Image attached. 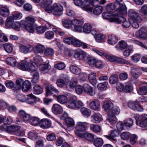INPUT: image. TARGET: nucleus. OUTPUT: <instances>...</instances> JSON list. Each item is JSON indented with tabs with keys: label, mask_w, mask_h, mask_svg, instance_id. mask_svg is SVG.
<instances>
[{
	"label": "nucleus",
	"mask_w": 147,
	"mask_h": 147,
	"mask_svg": "<svg viewBox=\"0 0 147 147\" xmlns=\"http://www.w3.org/2000/svg\"><path fill=\"white\" fill-rule=\"evenodd\" d=\"M63 41L65 43L69 45H71L76 47H82L84 49L88 47L86 44L81 42L80 40L73 36L65 38L64 39Z\"/></svg>",
	"instance_id": "f257e3e1"
},
{
	"label": "nucleus",
	"mask_w": 147,
	"mask_h": 147,
	"mask_svg": "<svg viewBox=\"0 0 147 147\" xmlns=\"http://www.w3.org/2000/svg\"><path fill=\"white\" fill-rule=\"evenodd\" d=\"M84 106V104L80 100H77L75 96L71 97L69 100L67 107L71 109L81 108Z\"/></svg>",
	"instance_id": "f03ea898"
},
{
	"label": "nucleus",
	"mask_w": 147,
	"mask_h": 147,
	"mask_svg": "<svg viewBox=\"0 0 147 147\" xmlns=\"http://www.w3.org/2000/svg\"><path fill=\"white\" fill-rule=\"evenodd\" d=\"M124 15L118 14L117 15H114V17L112 18V21L118 23H122V26L125 28H128L131 24V22L126 21V19L123 16Z\"/></svg>",
	"instance_id": "7ed1b4c3"
},
{
	"label": "nucleus",
	"mask_w": 147,
	"mask_h": 147,
	"mask_svg": "<svg viewBox=\"0 0 147 147\" xmlns=\"http://www.w3.org/2000/svg\"><path fill=\"white\" fill-rule=\"evenodd\" d=\"M123 0H116L115 2L116 6H118V8L113 12V15H117L118 14L125 15L127 13V9L125 5L121 4L120 2Z\"/></svg>",
	"instance_id": "20e7f679"
},
{
	"label": "nucleus",
	"mask_w": 147,
	"mask_h": 147,
	"mask_svg": "<svg viewBox=\"0 0 147 147\" xmlns=\"http://www.w3.org/2000/svg\"><path fill=\"white\" fill-rule=\"evenodd\" d=\"M32 62H24L20 63L18 67L20 69L25 71H33L35 70V66Z\"/></svg>",
	"instance_id": "39448f33"
},
{
	"label": "nucleus",
	"mask_w": 147,
	"mask_h": 147,
	"mask_svg": "<svg viewBox=\"0 0 147 147\" xmlns=\"http://www.w3.org/2000/svg\"><path fill=\"white\" fill-rule=\"evenodd\" d=\"M88 123L86 122H78L77 123L76 127V131L75 133L80 137L82 136V134L81 133H79L78 131L84 132L87 129V126Z\"/></svg>",
	"instance_id": "423d86ee"
},
{
	"label": "nucleus",
	"mask_w": 147,
	"mask_h": 147,
	"mask_svg": "<svg viewBox=\"0 0 147 147\" xmlns=\"http://www.w3.org/2000/svg\"><path fill=\"white\" fill-rule=\"evenodd\" d=\"M106 58L111 62H115L120 64H127L129 62L123 59L114 56H110L109 55H104Z\"/></svg>",
	"instance_id": "0eeeda50"
},
{
	"label": "nucleus",
	"mask_w": 147,
	"mask_h": 147,
	"mask_svg": "<svg viewBox=\"0 0 147 147\" xmlns=\"http://www.w3.org/2000/svg\"><path fill=\"white\" fill-rule=\"evenodd\" d=\"M72 30L74 31L81 32L83 22L80 20L74 19L72 20Z\"/></svg>",
	"instance_id": "6e6552de"
},
{
	"label": "nucleus",
	"mask_w": 147,
	"mask_h": 147,
	"mask_svg": "<svg viewBox=\"0 0 147 147\" xmlns=\"http://www.w3.org/2000/svg\"><path fill=\"white\" fill-rule=\"evenodd\" d=\"M69 80V77L67 75L62 74L60 75L59 78L57 80L56 83L58 86L62 88L65 85L66 83Z\"/></svg>",
	"instance_id": "1a4fd4ad"
},
{
	"label": "nucleus",
	"mask_w": 147,
	"mask_h": 147,
	"mask_svg": "<svg viewBox=\"0 0 147 147\" xmlns=\"http://www.w3.org/2000/svg\"><path fill=\"white\" fill-rule=\"evenodd\" d=\"M128 105L130 108L134 110H136L138 111L141 112L144 110L142 106L137 101H130L128 102Z\"/></svg>",
	"instance_id": "9d476101"
},
{
	"label": "nucleus",
	"mask_w": 147,
	"mask_h": 147,
	"mask_svg": "<svg viewBox=\"0 0 147 147\" xmlns=\"http://www.w3.org/2000/svg\"><path fill=\"white\" fill-rule=\"evenodd\" d=\"M128 16L133 21H137L140 22H141V19L139 16L138 13L136 11L133 9H130L128 13Z\"/></svg>",
	"instance_id": "9b49d317"
},
{
	"label": "nucleus",
	"mask_w": 147,
	"mask_h": 147,
	"mask_svg": "<svg viewBox=\"0 0 147 147\" xmlns=\"http://www.w3.org/2000/svg\"><path fill=\"white\" fill-rule=\"evenodd\" d=\"M63 7L60 4H54L53 5V14L56 16H58L63 14Z\"/></svg>",
	"instance_id": "f8f14e48"
},
{
	"label": "nucleus",
	"mask_w": 147,
	"mask_h": 147,
	"mask_svg": "<svg viewBox=\"0 0 147 147\" xmlns=\"http://www.w3.org/2000/svg\"><path fill=\"white\" fill-rule=\"evenodd\" d=\"M136 36L139 38L147 39V32L144 28H141L136 33Z\"/></svg>",
	"instance_id": "ddd939ff"
},
{
	"label": "nucleus",
	"mask_w": 147,
	"mask_h": 147,
	"mask_svg": "<svg viewBox=\"0 0 147 147\" xmlns=\"http://www.w3.org/2000/svg\"><path fill=\"white\" fill-rule=\"evenodd\" d=\"M74 56L77 59L82 60L84 59L86 56V53L80 49L76 50Z\"/></svg>",
	"instance_id": "4468645a"
},
{
	"label": "nucleus",
	"mask_w": 147,
	"mask_h": 147,
	"mask_svg": "<svg viewBox=\"0 0 147 147\" xmlns=\"http://www.w3.org/2000/svg\"><path fill=\"white\" fill-rule=\"evenodd\" d=\"M62 120H65L66 124L69 126H73L74 125V122L73 120L68 116L67 114L64 113L62 116L61 117Z\"/></svg>",
	"instance_id": "2eb2a0df"
},
{
	"label": "nucleus",
	"mask_w": 147,
	"mask_h": 147,
	"mask_svg": "<svg viewBox=\"0 0 147 147\" xmlns=\"http://www.w3.org/2000/svg\"><path fill=\"white\" fill-rule=\"evenodd\" d=\"M52 112L55 115L60 114L62 113L63 109L62 107L58 104H54L52 108Z\"/></svg>",
	"instance_id": "dca6fc26"
},
{
	"label": "nucleus",
	"mask_w": 147,
	"mask_h": 147,
	"mask_svg": "<svg viewBox=\"0 0 147 147\" xmlns=\"http://www.w3.org/2000/svg\"><path fill=\"white\" fill-rule=\"evenodd\" d=\"M84 91L88 94L93 96L95 94L93 88L87 84H85L83 86Z\"/></svg>",
	"instance_id": "f3484780"
},
{
	"label": "nucleus",
	"mask_w": 147,
	"mask_h": 147,
	"mask_svg": "<svg viewBox=\"0 0 147 147\" xmlns=\"http://www.w3.org/2000/svg\"><path fill=\"white\" fill-rule=\"evenodd\" d=\"M31 71V74L33 76V78L31 80L32 84L35 85L38 82L39 79V74L38 71L36 70L35 67V70Z\"/></svg>",
	"instance_id": "a211bd4d"
},
{
	"label": "nucleus",
	"mask_w": 147,
	"mask_h": 147,
	"mask_svg": "<svg viewBox=\"0 0 147 147\" xmlns=\"http://www.w3.org/2000/svg\"><path fill=\"white\" fill-rule=\"evenodd\" d=\"M91 5V0L84 1L82 2L81 8L84 10L88 12H91L92 11V8L89 7Z\"/></svg>",
	"instance_id": "6ab92c4d"
},
{
	"label": "nucleus",
	"mask_w": 147,
	"mask_h": 147,
	"mask_svg": "<svg viewBox=\"0 0 147 147\" xmlns=\"http://www.w3.org/2000/svg\"><path fill=\"white\" fill-rule=\"evenodd\" d=\"M62 23L63 26L67 28L72 29V20H70L66 18L63 19Z\"/></svg>",
	"instance_id": "aec40b11"
},
{
	"label": "nucleus",
	"mask_w": 147,
	"mask_h": 147,
	"mask_svg": "<svg viewBox=\"0 0 147 147\" xmlns=\"http://www.w3.org/2000/svg\"><path fill=\"white\" fill-rule=\"evenodd\" d=\"M40 127L44 129H46L51 127V123L48 120L45 119H42L39 122Z\"/></svg>",
	"instance_id": "412c9836"
},
{
	"label": "nucleus",
	"mask_w": 147,
	"mask_h": 147,
	"mask_svg": "<svg viewBox=\"0 0 147 147\" xmlns=\"http://www.w3.org/2000/svg\"><path fill=\"white\" fill-rule=\"evenodd\" d=\"M113 107V104L110 100H106L103 104V107L106 112H111Z\"/></svg>",
	"instance_id": "4be33fe9"
},
{
	"label": "nucleus",
	"mask_w": 147,
	"mask_h": 147,
	"mask_svg": "<svg viewBox=\"0 0 147 147\" xmlns=\"http://www.w3.org/2000/svg\"><path fill=\"white\" fill-rule=\"evenodd\" d=\"M9 14V10L7 6H2L0 7V14L3 16L7 17Z\"/></svg>",
	"instance_id": "5701e85b"
},
{
	"label": "nucleus",
	"mask_w": 147,
	"mask_h": 147,
	"mask_svg": "<svg viewBox=\"0 0 147 147\" xmlns=\"http://www.w3.org/2000/svg\"><path fill=\"white\" fill-rule=\"evenodd\" d=\"M53 92L58 93V91L55 87L51 85H49L46 88V94L47 96L52 95Z\"/></svg>",
	"instance_id": "b1692460"
},
{
	"label": "nucleus",
	"mask_w": 147,
	"mask_h": 147,
	"mask_svg": "<svg viewBox=\"0 0 147 147\" xmlns=\"http://www.w3.org/2000/svg\"><path fill=\"white\" fill-rule=\"evenodd\" d=\"M142 83L144 86L140 87L137 90L138 93L141 95H144L147 94V83L144 82Z\"/></svg>",
	"instance_id": "393cba45"
},
{
	"label": "nucleus",
	"mask_w": 147,
	"mask_h": 147,
	"mask_svg": "<svg viewBox=\"0 0 147 147\" xmlns=\"http://www.w3.org/2000/svg\"><path fill=\"white\" fill-rule=\"evenodd\" d=\"M89 106L93 109L98 110L100 107V103L98 100H94L89 103Z\"/></svg>",
	"instance_id": "a878e982"
},
{
	"label": "nucleus",
	"mask_w": 147,
	"mask_h": 147,
	"mask_svg": "<svg viewBox=\"0 0 147 147\" xmlns=\"http://www.w3.org/2000/svg\"><path fill=\"white\" fill-rule=\"evenodd\" d=\"M39 70L43 73H45L48 72L51 68V66L48 63L40 64L39 67Z\"/></svg>",
	"instance_id": "bb28decb"
},
{
	"label": "nucleus",
	"mask_w": 147,
	"mask_h": 147,
	"mask_svg": "<svg viewBox=\"0 0 147 147\" xmlns=\"http://www.w3.org/2000/svg\"><path fill=\"white\" fill-rule=\"evenodd\" d=\"M123 123L125 129H129L133 125V121L131 118H128L124 120Z\"/></svg>",
	"instance_id": "cd10ccee"
},
{
	"label": "nucleus",
	"mask_w": 147,
	"mask_h": 147,
	"mask_svg": "<svg viewBox=\"0 0 147 147\" xmlns=\"http://www.w3.org/2000/svg\"><path fill=\"white\" fill-rule=\"evenodd\" d=\"M45 50V46L41 44H38L34 48V50L35 53H43Z\"/></svg>",
	"instance_id": "c85d7f7f"
},
{
	"label": "nucleus",
	"mask_w": 147,
	"mask_h": 147,
	"mask_svg": "<svg viewBox=\"0 0 147 147\" xmlns=\"http://www.w3.org/2000/svg\"><path fill=\"white\" fill-rule=\"evenodd\" d=\"M88 79L90 83L93 86L95 85L97 83L96 74L95 73H91L88 76Z\"/></svg>",
	"instance_id": "c756f323"
},
{
	"label": "nucleus",
	"mask_w": 147,
	"mask_h": 147,
	"mask_svg": "<svg viewBox=\"0 0 147 147\" xmlns=\"http://www.w3.org/2000/svg\"><path fill=\"white\" fill-rule=\"evenodd\" d=\"M31 84L30 82L28 80L24 81L22 87V91L24 92H27L30 88Z\"/></svg>",
	"instance_id": "7c9ffc66"
},
{
	"label": "nucleus",
	"mask_w": 147,
	"mask_h": 147,
	"mask_svg": "<svg viewBox=\"0 0 147 147\" xmlns=\"http://www.w3.org/2000/svg\"><path fill=\"white\" fill-rule=\"evenodd\" d=\"M37 98L32 94L28 95V97L26 98V101L28 103L31 104L35 102L37 100Z\"/></svg>",
	"instance_id": "2f4dec72"
},
{
	"label": "nucleus",
	"mask_w": 147,
	"mask_h": 147,
	"mask_svg": "<svg viewBox=\"0 0 147 147\" xmlns=\"http://www.w3.org/2000/svg\"><path fill=\"white\" fill-rule=\"evenodd\" d=\"M57 100L59 103L61 104H64L67 102V98L65 95L63 94H60L56 96Z\"/></svg>",
	"instance_id": "473e14b6"
},
{
	"label": "nucleus",
	"mask_w": 147,
	"mask_h": 147,
	"mask_svg": "<svg viewBox=\"0 0 147 147\" xmlns=\"http://www.w3.org/2000/svg\"><path fill=\"white\" fill-rule=\"evenodd\" d=\"M34 19L32 17L28 16L26 18L25 20L22 21V24L24 25H27L28 24L32 25L34 22Z\"/></svg>",
	"instance_id": "72a5a7b5"
},
{
	"label": "nucleus",
	"mask_w": 147,
	"mask_h": 147,
	"mask_svg": "<svg viewBox=\"0 0 147 147\" xmlns=\"http://www.w3.org/2000/svg\"><path fill=\"white\" fill-rule=\"evenodd\" d=\"M81 32H84L86 33H89L91 31L92 27L89 24H84L82 28Z\"/></svg>",
	"instance_id": "f704fd0d"
},
{
	"label": "nucleus",
	"mask_w": 147,
	"mask_h": 147,
	"mask_svg": "<svg viewBox=\"0 0 147 147\" xmlns=\"http://www.w3.org/2000/svg\"><path fill=\"white\" fill-rule=\"evenodd\" d=\"M20 128L19 126L11 125L7 127L5 131L8 133H11L18 131L20 129Z\"/></svg>",
	"instance_id": "c9c22d12"
},
{
	"label": "nucleus",
	"mask_w": 147,
	"mask_h": 147,
	"mask_svg": "<svg viewBox=\"0 0 147 147\" xmlns=\"http://www.w3.org/2000/svg\"><path fill=\"white\" fill-rule=\"evenodd\" d=\"M117 40V37L115 35H110L108 36V42L110 45H113L116 43Z\"/></svg>",
	"instance_id": "e433bc0d"
},
{
	"label": "nucleus",
	"mask_w": 147,
	"mask_h": 147,
	"mask_svg": "<svg viewBox=\"0 0 147 147\" xmlns=\"http://www.w3.org/2000/svg\"><path fill=\"white\" fill-rule=\"evenodd\" d=\"M118 132L117 131L114 130L112 131L109 136H106V137L111 140L114 141L116 142L117 139L115 137L117 136Z\"/></svg>",
	"instance_id": "4c0bfd02"
},
{
	"label": "nucleus",
	"mask_w": 147,
	"mask_h": 147,
	"mask_svg": "<svg viewBox=\"0 0 147 147\" xmlns=\"http://www.w3.org/2000/svg\"><path fill=\"white\" fill-rule=\"evenodd\" d=\"M24 80L22 79L18 78L16 82V85L14 88L16 90H20L22 88V87L24 82Z\"/></svg>",
	"instance_id": "58836bf2"
},
{
	"label": "nucleus",
	"mask_w": 147,
	"mask_h": 147,
	"mask_svg": "<svg viewBox=\"0 0 147 147\" xmlns=\"http://www.w3.org/2000/svg\"><path fill=\"white\" fill-rule=\"evenodd\" d=\"M34 85V86L33 89V91L34 94H38L42 93L43 90L40 86L36 84Z\"/></svg>",
	"instance_id": "ea45409f"
},
{
	"label": "nucleus",
	"mask_w": 147,
	"mask_h": 147,
	"mask_svg": "<svg viewBox=\"0 0 147 147\" xmlns=\"http://www.w3.org/2000/svg\"><path fill=\"white\" fill-rule=\"evenodd\" d=\"M118 76L117 74L111 76L109 78V82L110 84H114L118 81Z\"/></svg>",
	"instance_id": "a19ab883"
},
{
	"label": "nucleus",
	"mask_w": 147,
	"mask_h": 147,
	"mask_svg": "<svg viewBox=\"0 0 147 147\" xmlns=\"http://www.w3.org/2000/svg\"><path fill=\"white\" fill-rule=\"evenodd\" d=\"M90 127L91 130L95 133L100 132L101 130V127L97 125L91 124Z\"/></svg>",
	"instance_id": "79ce46f5"
},
{
	"label": "nucleus",
	"mask_w": 147,
	"mask_h": 147,
	"mask_svg": "<svg viewBox=\"0 0 147 147\" xmlns=\"http://www.w3.org/2000/svg\"><path fill=\"white\" fill-rule=\"evenodd\" d=\"M139 71V70L135 68L132 69L131 71V76L136 79L138 78L141 75Z\"/></svg>",
	"instance_id": "37998d69"
},
{
	"label": "nucleus",
	"mask_w": 147,
	"mask_h": 147,
	"mask_svg": "<svg viewBox=\"0 0 147 147\" xmlns=\"http://www.w3.org/2000/svg\"><path fill=\"white\" fill-rule=\"evenodd\" d=\"M93 144L95 146L100 147L103 144V141L102 138H97L94 140Z\"/></svg>",
	"instance_id": "c03bdc74"
},
{
	"label": "nucleus",
	"mask_w": 147,
	"mask_h": 147,
	"mask_svg": "<svg viewBox=\"0 0 147 147\" xmlns=\"http://www.w3.org/2000/svg\"><path fill=\"white\" fill-rule=\"evenodd\" d=\"M80 111L82 114L85 116L88 117L91 115L90 110L86 108L82 107Z\"/></svg>",
	"instance_id": "a18cd8bd"
},
{
	"label": "nucleus",
	"mask_w": 147,
	"mask_h": 147,
	"mask_svg": "<svg viewBox=\"0 0 147 147\" xmlns=\"http://www.w3.org/2000/svg\"><path fill=\"white\" fill-rule=\"evenodd\" d=\"M107 119L111 123H115L117 122V118L114 115L109 114L107 116Z\"/></svg>",
	"instance_id": "49530a36"
},
{
	"label": "nucleus",
	"mask_w": 147,
	"mask_h": 147,
	"mask_svg": "<svg viewBox=\"0 0 147 147\" xmlns=\"http://www.w3.org/2000/svg\"><path fill=\"white\" fill-rule=\"evenodd\" d=\"M87 61L88 63L92 67H94L96 59L94 57H87Z\"/></svg>",
	"instance_id": "de8ad7c7"
},
{
	"label": "nucleus",
	"mask_w": 147,
	"mask_h": 147,
	"mask_svg": "<svg viewBox=\"0 0 147 147\" xmlns=\"http://www.w3.org/2000/svg\"><path fill=\"white\" fill-rule=\"evenodd\" d=\"M6 61L7 64L12 66H15L17 62L16 59L13 57L7 58Z\"/></svg>",
	"instance_id": "09e8293b"
},
{
	"label": "nucleus",
	"mask_w": 147,
	"mask_h": 147,
	"mask_svg": "<svg viewBox=\"0 0 147 147\" xmlns=\"http://www.w3.org/2000/svg\"><path fill=\"white\" fill-rule=\"evenodd\" d=\"M92 117L94 122L96 123H98L102 120V116L98 113L94 114Z\"/></svg>",
	"instance_id": "8fccbe9b"
},
{
	"label": "nucleus",
	"mask_w": 147,
	"mask_h": 147,
	"mask_svg": "<svg viewBox=\"0 0 147 147\" xmlns=\"http://www.w3.org/2000/svg\"><path fill=\"white\" fill-rule=\"evenodd\" d=\"M108 85L107 82L99 83L97 85L98 88L100 90H106Z\"/></svg>",
	"instance_id": "3c124183"
},
{
	"label": "nucleus",
	"mask_w": 147,
	"mask_h": 147,
	"mask_svg": "<svg viewBox=\"0 0 147 147\" xmlns=\"http://www.w3.org/2000/svg\"><path fill=\"white\" fill-rule=\"evenodd\" d=\"M116 5L115 3H110L106 6V9L109 13L112 12L116 7H117V9L118 8V6H116Z\"/></svg>",
	"instance_id": "603ef678"
},
{
	"label": "nucleus",
	"mask_w": 147,
	"mask_h": 147,
	"mask_svg": "<svg viewBox=\"0 0 147 147\" xmlns=\"http://www.w3.org/2000/svg\"><path fill=\"white\" fill-rule=\"evenodd\" d=\"M55 68L59 70H62L65 68L66 65L65 64L62 62H59L54 65Z\"/></svg>",
	"instance_id": "864d4df0"
},
{
	"label": "nucleus",
	"mask_w": 147,
	"mask_h": 147,
	"mask_svg": "<svg viewBox=\"0 0 147 147\" xmlns=\"http://www.w3.org/2000/svg\"><path fill=\"white\" fill-rule=\"evenodd\" d=\"M70 71L74 74H78L80 72V69L77 66L71 65L70 67Z\"/></svg>",
	"instance_id": "5fc2aeb1"
},
{
	"label": "nucleus",
	"mask_w": 147,
	"mask_h": 147,
	"mask_svg": "<svg viewBox=\"0 0 147 147\" xmlns=\"http://www.w3.org/2000/svg\"><path fill=\"white\" fill-rule=\"evenodd\" d=\"M44 54L45 55L47 56H52L53 55L54 51L51 48H48L45 50Z\"/></svg>",
	"instance_id": "6e6d98bb"
},
{
	"label": "nucleus",
	"mask_w": 147,
	"mask_h": 147,
	"mask_svg": "<svg viewBox=\"0 0 147 147\" xmlns=\"http://www.w3.org/2000/svg\"><path fill=\"white\" fill-rule=\"evenodd\" d=\"M133 90V87L130 83H127L125 84L124 91L126 93L131 92Z\"/></svg>",
	"instance_id": "4d7b16f0"
},
{
	"label": "nucleus",
	"mask_w": 147,
	"mask_h": 147,
	"mask_svg": "<svg viewBox=\"0 0 147 147\" xmlns=\"http://www.w3.org/2000/svg\"><path fill=\"white\" fill-rule=\"evenodd\" d=\"M83 136L85 139L90 142L92 141L94 139V136L90 133H86L84 134Z\"/></svg>",
	"instance_id": "13d9d810"
},
{
	"label": "nucleus",
	"mask_w": 147,
	"mask_h": 147,
	"mask_svg": "<svg viewBox=\"0 0 147 147\" xmlns=\"http://www.w3.org/2000/svg\"><path fill=\"white\" fill-rule=\"evenodd\" d=\"M13 22V20L12 18L10 17H8L5 23L6 26L8 28H11Z\"/></svg>",
	"instance_id": "bf43d9fd"
},
{
	"label": "nucleus",
	"mask_w": 147,
	"mask_h": 147,
	"mask_svg": "<svg viewBox=\"0 0 147 147\" xmlns=\"http://www.w3.org/2000/svg\"><path fill=\"white\" fill-rule=\"evenodd\" d=\"M103 8L101 6H98L95 7L93 10V13L96 15H99L102 12Z\"/></svg>",
	"instance_id": "052dcab7"
},
{
	"label": "nucleus",
	"mask_w": 147,
	"mask_h": 147,
	"mask_svg": "<svg viewBox=\"0 0 147 147\" xmlns=\"http://www.w3.org/2000/svg\"><path fill=\"white\" fill-rule=\"evenodd\" d=\"M28 136L29 138L35 140L37 139L38 136L37 134L34 131H32L28 133Z\"/></svg>",
	"instance_id": "680f3d73"
},
{
	"label": "nucleus",
	"mask_w": 147,
	"mask_h": 147,
	"mask_svg": "<svg viewBox=\"0 0 147 147\" xmlns=\"http://www.w3.org/2000/svg\"><path fill=\"white\" fill-rule=\"evenodd\" d=\"M30 48L28 46L22 45L20 47V51L24 54H27L29 52Z\"/></svg>",
	"instance_id": "e2e57ef3"
},
{
	"label": "nucleus",
	"mask_w": 147,
	"mask_h": 147,
	"mask_svg": "<svg viewBox=\"0 0 147 147\" xmlns=\"http://www.w3.org/2000/svg\"><path fill=\"white\" fill-rule=\"evenodd\" d=\"M29 121L31 125L35 126L38 123L39 120L36 117H31Z\"/></svg>",
	"instance_id": "0e129e2a"
},
{
	"label": "nucleus",
	"mask_w": 147,
	"mask_h": 147,
	"mask_svg": "<svg viewBox=\"0 0 147 147\" xmlns=\"http://www.w3.org/2000/svg\"><path fill=\"white\" fill-rule=\"evenodd\" d=\"M4 49L5 51L8 53H11L12 51L13 48L10 44H6L4 45Z\"/></svg>",
	"instance_id": "69168bd1"
},
{
	"label": "nucleus",
	"mask_w": 147,
	"mask_h": 147,
	"mask_svg": "<svg viewBox=\"0 0 147 147\" xmlns=\"http://www.w3.org/2000/svg\"><path fill=\"white\" fill-rule=\"evenodd\" d=\"M104 66V64L102 61L100 60L96 59L94 67L97 68H101Z\"/></svg>",
	"instance_id": "338daca9"
},
{
	"label": "nucleus",
	"mask_w": 147,
	"mask_h": 147,
	"mask_svg": "<svg viewBox=\"0 0 147 147\" xmlns=\"http://www.w3.org/2000/svg\"><path fill=\"white\" fill-rule=\"evenodd\" d=\"M130 136V142L132 144H134L136 142L138 136L136 135L135 134H132Z\"/></svg>",
	"instance_id": "774afa93"
}]
</instances>
